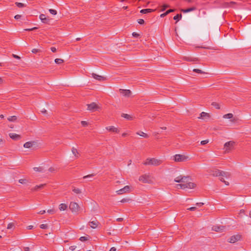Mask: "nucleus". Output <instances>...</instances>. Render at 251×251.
Segmentation results:
<instances>
[{
    "instance_id": "1",
    "label": "nucleus",
    "mask_w": 251,
    "mask_h": 251,
    "mask_svg": "<svg viewBox=\"0 0 251 251\" xmlns=\"http://www.w3.org/2000/svg\"><path fill=\"white\" fill-rule=\"evenodd\" d=\"M162 160L155 158H148L143 163L145 165H153L157 166L162 163Z\"/></svg>"
},
{
    "instance_id": "2",
    "label": "nucleus",
    "mask_w": 251,
    "mask_h": 251,
    "mask_svg": "<svg viewBox=\"0 0 251 251\" xmlns=\"http://www.w3.org/2000/svg\"><path fill=\"white\" fill-rule=\"evenodd\" d=\"M190 180L191 178L189 176H179L175 178V181L184 184H187V183H193L190 181Z\"/></svg>"
},
{
    "instance_id": "3",
    "label": "nucleus",
    "mask_w": 251,
    "mask_h": 251,
    "mask_svg": "<svg viewBox=\"0 0 251 251\" xmlns=\"http://www.w3.org/2000/svg\"><path fill=\"white\" fill-rule=\"evenodd\" d=\"M212 175L215 176H225L226 177L229 176V174L228 172L222 171L217 169H214L212 171Z\"/></svg>"
},
{
    "instance_id": "4",
    "label": "nucleus",
    "mask_w": 251,
    "mask_h": 251,
    "mask_svg": "<svg viewBox=\"0 0 251 251\" xmlns=\"http://www.w3.org/2000/svg\"><path fill=\"white\" fill-rule=\"evenodd\" d=\"M69 208L73 213H78L80 210V207L77 203L71 202L69 205Z\"/></svg>"
},
{
    "instance_id": "5",
    "label": "nucleus",
    "mask_w": 251,
    "mask_h": 251,
    "mask_svg": "<svg viewBox=\"0 0 251 251\" xmlns=\"http://www.w3.org/2000/svg\"><path fill=\"white\" fill-rule=\"evenodd\" d=\"M188 158V157L187 156L179 154H176L174 156V160L175 162H184L187 160Z\"/></svg>"
},
{
    "instance_id": "6",
    "label": "nucleus",
    "mask_w": 251,
    "mask_h": 251,
    "mask_svg": "<svg viewBox=\"0 0 251 251\" xmlns=\"http://www.w3.org/2000/svg\"><path fill=\"white\" fill-rule=\"evenodd\" d=\"M234 145L235 142L234 141H230L229 142H226L224 145L225 152H229L233 149Z\"/></svg>"
},
{
    "instance_id": "7",
    "label": "nucleus",
    "mask_w": 251,
    "mask_h": 251,
    "mask_svg": "<svg viewBox=\"0 0 251 251\" xmlns=\"http://www.w3.org/2000/svg\"><path fill=\"white\" fill-rule=\"evenodd\" d=\"M196 186L195 183H187V184H178L176 186V188L177 189H185V188H194Z\"/></svg>"
},
{
    "instance_id": "8",
    "label": "nucleus",
    "mask_w": 251,
    "mask_h": 251,
    "mask_svg": "<svg viewBox=\"0 0 251 251\" xmlns=\"http://www.w3.org/2000/svg\"><path fill=\"white\" fill-rule=\"evenodd\" d=\"M139 180L143 183H151V178L150 176L147 175H144L140 176L139 178Z\"/></svg>"
},
{
    "instance_id": "9",
    "label": "nucleus",
    "mask_w": 251,
    "mask_h": 251,
    "mask_svg": "<svg viewBox=\"0 0 251 251\" xmlns=\"http://www.w3.org/2000/svg\"><path fill=\"white\" fill-rule=\"evenodd\" d=\"M241 238V235L237 234L231 236L228 239V241L231 243H234L236 242L239 241Z\"/></svg>"
},
{
    "instance_id": "10",
    "label": "nucleus",
    "mask_w": 251,
    "mask_h": 251,
    "mask_svg": "<svg viewBox=\"0 0 251 251\" xmlns=\"http://www.w3.org/2000/svg\"><path fill=\"white\" fill-rule=\"evenodd\" d=\"M130 187L128 185H126L125 186L124 188L117 190L116 191V193L118 195H122L127 192H129L130 191Z\"/></svg>"
},
{
    "instance_id": "11",
    "label": "nucleus",
    "mask_w": 251,
    "mask_h": 251,
    "mask_svg": "<svg viewBox=\"0 0 251 251\" xmlns=\"http://www.w3.org/2000/svg\"><path fill=\"white\" fill-rule=\"evenodd\" d=\"M87 109L91 111H95L99 107L95 102H92L90 104H87Z\"/></svg>"
},
{
    "instance_id": "12",
    "label": "nucleus",
    "mask_w": 251,
    "mask_h": 251,
    "mask_svg": "<svg viewBox=\"0 0 251 251\" xmlns=\"http://www.w3.org/2000/svg\"><path fill=\"white\" fill-rule=\"evenodd\" d=\"M212 228L213 230L216 232H222L226 228V227L223 226H214Z\"/></svg>"
},
{
    "instance_id": "13",
    "label": "nucleus",
    "mask_w": 251,
    "mask_h": 251,
    "mask_svg": "<svg viewBox=\"0 0 251 251\" xmlns=\"http://www.w3.org/2000/svg\"><path fill=\"white\" fill-rule=\"evenodd\" d=\"M119 91H120L121 94H122L124 96H125V97H128L130 96V95L131 94V92L129 90H124V89H120Z\"/></svg>"
},
{
    "instance_id": "14",
    "label": "nucleus",
    "mask_w": 251,
    "mask_h": 251,
    "mask_svg": "<svg viewBox=\"0 0 251 251\" xmlns=\"http://www.w3.org/2000/svg\"><path fill=\"white\" fill-rule=\"evenodd\" d=\"M40 19L44 24H49L50 22V19L48 18H47L44 14H41L40 15Z\"/></svg>"
},
{
    "instance_id": "15",
    "label": "nucleus",
    "mask_w": 251,
    "mask_h": 251,
    "mask_svg": "<svg viewBox=\"0 0 251 251\" xmlns=\"http://www.w3.org/2000/svg\"><path fill=\"white\" fill-rule=\"evenodd\" d=\"M106 129L107 130H109V131H111V132H115V133L119 132V130L117 128L115 127L114 126H107L106 127Z\"/></svg>"
},
{
    "instance_id": "16",
    "label": "nucleus",
    "mask_w": 251,
    "mask_h": 251,
    "mask_svg": "<svg viewBox=\"0 0 251 251\" xmlns=\"http://www.w3.org/2000/svg\"><path fill=\"white\" fill-rule=\"evenodd\" d=\"M92 75L94 78H95L97 80H98L99 81L105 80V78L104 77H103V76H102L101 75H99L93 73Z\"/></svg>"
},
{
    "instance_id": "17",
    "label": "nucleus",
    "mask_w": 251,
    "mask_h": 251,
    "mask_svg": "<svg viewBox=\"0 0 251 251\" xmlns=\"http://www.w3.org/2000/svg\"><path fill=\"white\" fill-rule=\"evenodd\" d=\"M10 137L15 140H17L20 139V136L18 134L14 133H10L9 134Z\"/></svg>"
},
{
    "instance_id": "18",
    "label": "nucleus",
    "mask_w": 251,
    "mask_h": 251,
    "mask_svg": "<svg viewBox=\"0 0 251 251\" xmlns=\"http://www.w3.org/2000/svg\"><path fill=\"white\" fill-rule=\"evenodd\" d=\"M99 224V222L97 220H94L93 221H90L89 222V225L91 226V227L93 228H95L97 227Z\"/></svg>"
},
{
    "instance_id": "19",
    "label": "nucleus",
    "mask_w": 251,
    "mask_h": 251,
    "mask_svg": "<svg viewBox=\"0 0 251 251\" xmlns=\"http://www.w3.org/2000/svg\"><path fill=\"white\" fill-rule=\"evenodd\" d=\"M155 10V9H150V8L144 9H142L141 10H140V13L145 14H147L148 13L152 12L153 11H154Z\"/></svg>"
},
{
    "instance_id": "20",
    "label": "nucleus",
    "mask_w": 251,
    "mask_h": 251,
    "mask_svg": "<svg viewBox=\"0 0 251 251\" xmlns=\"http://www.w3.org/2000/svg\"><path fill=\"white\" fill-rule=\"evenodd\" d=\"M72 151L76 158H78L79 157V152H78L76 148L73 147L72 149Z\"/></svg>"
},
{
    "instance_id": "21",
    "label": "nucleus",
    "mask_w": 251,
    "mask_h": 251,
    "mask_svg": "<svg viewBox=\"0 0 251 251\" xmlns=\"http://www.w3.org/2000/svg\"><path fill=\"white\" fill-rule=\"evenodd\" d=\"M236 2L234 1H230V2H225L224 6L225 7H232V5L235 4Z\"/></svg>"
},
{
    "instance_id": "22",
    "label": "nucleus",
    "mask_w": 251,
    "mask_h": 251,
    "mask_svg": "<svg viewBox=\"0 0 251 251\" xmlns=\"http://www.w3.org/2000/svg\"><path fill=\"white\" fill-rule=\"evenodd\" d=\"M195 9H196V7H190L189 8H187V9H182L181 10V11L182 12H183V13H188V12H189L191 11H193L195 10Z\"/></svg>"
},
{
    "instance_id": "23",
    "label": "nucleus",
    "mask_w": 251,
    "mask_h": 251,
    "mask_svg": "<svg viewBox=\"0 0 251 251\" xmlns=\"http://www.w3.org/2000/svg\"><path fill=\"white\" fill-rule=\"evenodd\" d=\"M34 143V142H27L24 144V147L25 148H30L32 146Z\"/></svg>"
},
{
    "instance_id": "24",
    "label": "nucleus",
    "mask_w": 251,
    "mask_h": 251,
    "mask_svg": "<svg viewBox=\"0 0 251 251\" xmlns=\"http://www.w3.org/2000/svg\"><path fill=\"white\" fill-rule=\"evenodd\" d=\"M121 116L122 117L126 119L127 120H132L133 119L131 115H128L127 114L123 113Z\"/></svg>"
},
{
    "instance_id": "25",
    "label": "nucleus",
    "mask_w": 251,
    "mask_h": 251,
    "mask_svg": "<svg viewBox=\"0 0 251 251\" xmlns=\"http://www.w3.org/2000/svg\"><path fill=\"white\" fill-rule=\"evenodd\" d=\"M68 206L65 203H61L59 206V209L60 211L65 210L67 208Z\"/></svg>"
},
{
    "instance_id": "26",
    "label": "nucleus",
    "mask_w": 251,
    "mask_h": 251,
    "mask_svg": "<svg viewBox=\"0 0 251 251\" xmlns=\"http://www.w3.org/2000/svg\"><path fill=\"white\" fill-rule=\"evenodd\" d=\"M184 59L188 61H196L198 60L197 58H192L191 57H184Z\"/></svg>"
},
{
    "instance_id": "27",
    "label": "nucleus",
    "mask_w": 251,
    "mask_h": 251,
    "mask_svg": "<svg viewBox=\"0 0 251 251\" xmlns=\"http://www.w3.org/2000/svg\"><path fill=\"white\" fill-rule=\"evenodd\" d=\"M136 133H137V134H138L142 137H143L144 138H146L149 137L148 135L147 134L144 133L143 131L137 132Z\"/></svg>"
},
{
    "instance_id": "28",
    "label": "nucleus",
    "mask_w": 251,
    "mask_h": 251,
    "mask_svg": "<svg viewBox=\"0 0 251 251\" xmlns=\"http://www.w3.org/2000/svg\"><path fill=\"white\" fill-rule=\"evenodd\" d=\"M233 117V115L232 113H228L223 116V118L225 119H231Z\"/></svg>"
},
{
    "instance_id": "29",
    "label": "nucleus",
    "mask_w": 251,
    "mask_h": 251,
    "mask_svg": "<svg viewBox=\"0 0 251 251\" xmlns=\"http://www.w3.org/2000/svg\"><path fill=\"white\" fill-rule=\"evenodd\" d=\"M182 17L181 14H177L174 17V20H176V22L178 21L180 19H181Z\"/></svg>"
},
{
    "instance_id": "30",
    "label": "nucleus",
    "mask_w": 251,
    "mask_h": 251,
    "mask_svg": "<svg viewBox=\"0 0 251 251\" xmlns=\"http://www.w3.org/2000/svg\"><path fill=\"white\" fill-rule=\"evenodd\" d=\"M72 191L77 194H80L81 193V191L80 189L75 187L73 188Z\"/></svg>"
},
{
    "instance_id": "31",
    "label": "nucleus",
    "mask_w": 251,
    "mask_h": 251,
    "mask_svg": "<svg viewBox=\"0 0 251 251\" xmlns=\"http://www.w3.org/2000/svg\"><path fill=\"white\" fill-rule=\"evenodd\" d=\"M54 61L57 64H61L64 62V60L60 58H56L55 59Z\"/></svg>"
},
{
    "instance_id": "32",
    "label": "nucleus",
    "mask_w": 251,
    "mask_h": 251,
    "mask_svg": "<svg viewBox=\"0 0 251 251\" xmlns=\"http://www.w3.org/2000/svg\"><path fill=\"white\" fill-rule=\"evenodd\" d=\"M211 105L212 106H213L214 107H215V108L217 109H220V105L217 102H213L211 104Z\"/></svg>"
},
{
    "instance_id": "33",
    "label": "nucleus",
    "mask_w": 251,
    "mask_h": 251,
    "mask_svg": "<svg viewBox=\"0 0 251 251\" xmlns=\"http://www.w3.org/2000/svg\"><path fill=\"white\" fill-rule=\"evenodd\" d=\"M17 120V117L16 116H10L8 118V120L10 122H14Z\"/></svg>"
},
{
    "instance_id": "34",
    "label": "nucleus",
    "mask_w": 251,
    "mask_h": 251,
    "mask_svg": "<svg viewBox=\"0 0 251 251\" xmlns=\"http://www.w3.org/2000/svg\"><path fill=\"white\" fill-rule=\"evenodd\" d=\"M15 4L17 5V6H18L19 8H22V7H24L25 6V5L23 3H21V2H16L15 3Z\"/></svg>"
},
{
    "instance_id": "35",
    "label": "nucleus",
    "mask_w": 251,
    "mask_h": 251,
    "mask_svg": "<svg viewBox=\"0 0 251 251\" xmlns=\"http://www.w3.org/2000/svg\"><path fill=\"white\" fill-rule=\"evenodd\" d=\"M194 72L199 73V74H205V72H203L202 70L198 69H194L193 70Z\"/></svg>"
},
{
    "instance_id": "36",
    "label": "nucleus",
    "mask_w": 251,
    "mask_h": 251,
    "mask_svg": "<svg viewBox=\"0 0 251 251\" xmlns=\"http://www.w3.org/2000/svg\"><path fill=\"white\" fill-rule=\"evenodd\" d=\"M34 170L36 172H42L43 171V168L42 167H34L33 168Z\"/></svg>"
},
{
    "instance_id": "37",
    "label": "nucleus",
    "mask_w": 251,
    "mask_h": 251,
    "mask_svg": "<svg viewBox=\"0 0 251 251\" xmlns=\"http://www.w3.org/2000/svg\"><path fill=\"white\" fill-rule=\"evenodd\" d=\"M208 117L209 116V115L208 113H205L204 112H202L201 113V117L200 118H203V117Z\"/></svg>"
},
{
    "instance_id": "38",
    "label": "nucleus",
    "mask_w": 251,
    "mask_h": 251,
    "mask_svg": "<svg viewBox=\"0 0 251 251\" xmlns=\"http://www.w3.org/2000/svg\"><path fill=\"white\" fill-rule=\"evenodd\" d=\"M49 12H50V14L54 15H55L57 14V11L54 9H49Z\"/></svg>"
},
{
    "instance_id": "39",
    "label": "nucleus",
    "mask_w": 251,
    "mask_h": 251,
    "mask_svg": "<svg viewBox=\"0 0 251 251\" xmlns=\"http://www.w3.org/2000/svg\"><path fill=\"white\" fill-rule=\"evenodd\" d=\"M40 227L42 229H47L48 227L47 224H42L40 226Z\"/></svg>"
},
{
    "instance_id": "40",
    "label": "nucleus",
    "mask_w": 251,
    "mask_h": 251,
    "mask_svg": "<svg viewBox=\"0 0 251 251\" xmlns=\"http://www.w3.org/2000/svg\"><path fill=\"white\" fill-rule=\"evenodd\" d=\"M130 200L129 198H124L120 201V202L125 203L129 201Z\"/></svg>"
},
{
    "instance_id": "41",
    "label": "nucleus",
    "mask_w": 251,
    "mask_h": 251,
    "mask_svg": "<svg viewBox=\"0 0 251 251\" xmlns=\"http://www.w3.org/2000/svg\"><path fill=\"white\" fill-rule=\"evenodd\" d=\"M19 182L20 183L25 184V183H26L27 182V180L26 179H20L19 180Z\"/></svg>"
},
{
    "instance_id": "42",
    "label": "nucleus",
    "mask_w": 251,
    "mask_h": 251,
    "mask_svg": "<svg viewBox=\"0 0 251 251\" xmlns=\"http://www.w3.org/2000/svg\"><path fill=\"white\" fill-rule=\"evenodd\" d=\"M220 179L221 181L223 182L226 185H229L228 182L225 181L223 177H221Z\"/></svg>"
},
{
    "instance_id": "43",
    "label": "nucleus",
    "mask_w": 251,
    "mask_h": 251,
    "mask_svg": "<svg viewBox=\"0 0 251 251\" xmlns=\"http://www.w3.org/2000/svg\"><path fill=\"white\" fill-rule=\"evenodd\" d=\"M81 241H85L88 240V238L86 236H82L79 238Z\"/></svg>"
},
{
    "instance_id": "44",
    "label": "nucleus",
    "mask_w": 251,
    "mask_h": 251,
    "mask_svg": "<svg viewBox=\"0 0 251 251\" xmlns=\"http://www.w3.org/2000/svg\"><path fill=\"white\" fill-rule=\"evenodd\" d=\"M208 142H209L208 140H205L201 141V145H204L207 144Z\"/></svg>"
},
{
    "instance_id": "45",
    "label": "nucleus",
    "mask_w": 251,
    "mask_h": 251,
    "mask_svg": "<svg viewBox=\"0 0 251 251\" xmlns=\"http://www.w3.org/2000/svg\"><path fill=\"white\" fill-rule=\"evenodd\" d=\"M47 212L50 214H53L55 213V210L54 209H49L47 211Z\"/></svg>"
},
{
    "instance_id": "46",
    "label": "nucleus",
    "mask_w": 251,
    "mask_h": 251,
    "mask_svg": "<svg viewBox=\"0 0 251 251\" xmlns=\"http://www.w3.org/2000/svg\"><path fill=\"white\" fill-rule=\"evenodd\" d=\"M169 7L168 5L164 4L162 6L161 11H164L167 7Z\"/></svg>"
},
{
    "instance_id": "47",
    "label": "nucleus",
    "mask_w": 251,
    "mask_h": 251,
    "mask_svg": "<svg viewBox=\"0 0 251 251\" xmlns=\"http://www.w3.org/2000/svg\"><path fill=\"white\" fill-rule=\"evenodd\" d=\"M138 23L140 25H143V24H144L145 21H144V20L143 19H139V20H138Z\"/></svg>"
},
{
    "instance_id": "48",
    "label": "nucleus",
    "mask_w": 251,
    "mask_h": 251,
    "mask_svg": "<svg viewBox=\"0 0 251 251\" xmlns=\"http://www.w3.org/2000/svg\"><path fill=\"white\" fill-rule=\"evenodd\" d=\"M81 124L82 126H86L88 125V123L86 121H82L81 122Z\"/></svg>"
},
{
    "instance_id": "49",
    "label": "nucleus",
    "mask_w": 251,
    "mask_h": 251,
    "mask_svg": "<svg viewBox=\"0 0 251 251\" xmlns=\"http://www.w3.org/2000/svg\"><path fill=\"white\" fill-rule=\"evenodd\" d=\"M95 175L94 174H91V175H87V176H83V178H89V177H92L93 176H94Z\"/></svg>"
},
{
    "instance_id": "50",
    "label": "nucleus",
    "mask_w": 251,
    "mask_h": 251,
    "mask_svg": "<svg viewBox=\"0 0 251 251\" xmlns=\"http://www.w3.org/2000/svg\"><path fill=\"white\" fill-rule=\"evenodd\" d=\"M37 28H38L37 27H33V28H26V29H25V31H32V30H34L36 29Z\"/></svg>"
},
{
    "instance_id": "51",
    "label": "nucleus",
    "mask_w": 251,
    "mask_h": 251,
    "mask_svg": "<svg viewBox=\"0 0 251 251\" xmlns=\"http://www.w3.org/2000/svg\"><path fill=\"white\" fill-rule=\"evenodd\" d=\"M76 246H72L69 247V249L72 251L75 250L76 249Z\"/></svg>"
},
{
    "instance_id": "52",
    "label": "nucleus",
    "mask_w": 251,
    "mask_h": 251,
    "mask_svg": "<svg viewBox=\"0 0 251 251\" xmlns=\"http://www.w3.org/2000/svg\"><path fill=\"white\" fill-rule=\"evenodd\" d=\"M196 209V207H191L189 208H187V210L190 211H195Z\"/></svg>"
},
{
    "instance_id": "53",
    "label": "nucleus",
    "mask_w": 251,
    "mask_h": 251,
    "mask_svg": "<svg viewBox=\"0 0 251 251\" xmlns=\"http://www.w3.org/2000/svg\"><path fill=\"white\" fill-rule=\"evenodd\" d=\"M132 36L134 37H138L139 36V34L136 32H133L132 33Z\"/></svg>"
},
{
    "instance_id": "54",
    "label": "nucleus",
    "mask_w": 251,
    "mask_h": 251,
    "mask_svg": "<svg viewBox=\"0 0 251 251\" xmlns=\"http://www.w3.org/2000/svg\"><path fill=\"white\" fill-rule=\"evenodd\" d=\"M39 189V185L35 186L34 188L31 189L32 191H36Z\"/></svg>"
},
{
    "instance_id": "55",
    "label": "nucleus",
    "mask_w": 251,
    "mask_h": 251,
    "mask_svg": "<svg viewBox=\"0 0 251 251\" xmlns=\"http://www.w3.org/2000/svg\"><path fill=\"white\" fill-rule=\"evenodd\" d=\"M39 51V50L38 49H34L32 50V52L34 53H36L37 52H38Z\"/></svg>"
},
{
    "instance_id": "56",
    "label": "nucleus",
    "mask_w": 251,
    "mask_h": 251,
    "mask_svg": "<svg viewBox=\"0 0 251 251\" xmlns=\"http://www.w3.org/2000/svg\"><path fill=\"white\" fill-rule=\"evenodd\" d=\"M13 226V224L12 223H9L7 226V228L10 229Z\"/></svg>"
},
{
    "instance_id": "57",
    "label": "nucleus",
    "mask_w": 251,
    "mask_h": 251,
    "mask_svg": "<svg viewBox=\"0 0 251 251\" xmlns=\"http://www.w3.org/2000/svg\"><path fill=\"white\" fill-rule=\"evenodd\" d=\"M12 56H13V57L14 58H16V59H20L21 58L20 56H18V55H17L14 54H12Z\"/></svg>"
},
{
    "instance_id": "58",
    "label": "nucleus",
    "mask_w": 251,
    "mask_h": 251,
    "mask_svg": "<svg viewBox=\"0 0 251 251\" xmlns=\"http://www.w3.org/2000/svg\"><path fill=\"white\" fill-rule=\"evenodd\" d=\"M175 11V9H169L166 12V13H167V15L169 14L171 12H174Z\"/></svg>"
},
{
    "instance_id": "59",
    "label": "nucleus",
    "mask_w": 251,
    "mask_h": 251,
    "mask_svg": "<svg viewBox=\"0 0 251 251\" xmlns=\"http://www.w3.org/2000/svg\"><path fill=\"white\" fill-rule=\"evenodd\" d=\"M50 50H51L53 52H56V49L55 47H51V48H50Z\"/></svg>"
},
{
    "instance_id": "60",
    "label": "nucleus",
    "mask_w": 251,
    "mask_h": 251,
    "mask_svg": "<svg viewBox=\"0 0 251 251\" xmlns=\"http://www.w3.org/2000/svg\"><path fill=\"white\" fill-rule=\"evenodd\" d=\"M21 17V16L20 15H16L15 16L14 18L16 20L19 19Z\"/></svg>"
},
{
    "instance_id": "61",
    "label": "nucleus",
    "mask_w": 251,
    "mask_h": 251,
    "mask_svg": "<svg viewBox=\"0 0 251 251\" xmlns=\"http://www.w3.org/2000/svg\"><path fill=\"white\" fill-rule=\"evenodd\" d=\"M46 213V211L45 210L40 211L38 213L39 214H44Z\"/></svg>"
},
{
    "instance_id": "62",
    "label": "nucleus",
    "mask_w": 251,
    "mask_h": 251,
    "mask_svg": "<svg viewBox=\"0 0 251 251\" xmlns=\"http://www.w3.org/2000/svg\"><path fill=\"white\" fill-rule=\"evenodd\" d=\"M204 204L202 202H197L196 205L198 206H201L202 205H203Z\"/></svg>"
},
{
    "instance_id": "63",
    "label": "nucleus",
    "mask_w": 251,
    "mask_h": 251,
    "mask_svg": "<svg viewBox=\"0 0 251 251\" xmlns=\"http://www.w3.org/2000/svg\"><path fill=\"white\" fill-rule=\"evenodd\" d=\"M167 13H166V12H165V13H163V14H161V15H160V17H161V18H163V17H165V16H167Z\"/></svg>"
},
{
    "instance_id": "64",
    "label": "nucleus",
    "mask_w": 251,
    "mask_h": 251,
    "mask_svg": "<svg viewBox=\"0 0 251 251\" xmlns=\"http://www.w3.org/2000/svg\"><path fill=\"white\" fill-rule=\"evenodd\" d=\"M116 249L115 247H112L109 251H116Z\"/></svg>"
}]
</instances>
